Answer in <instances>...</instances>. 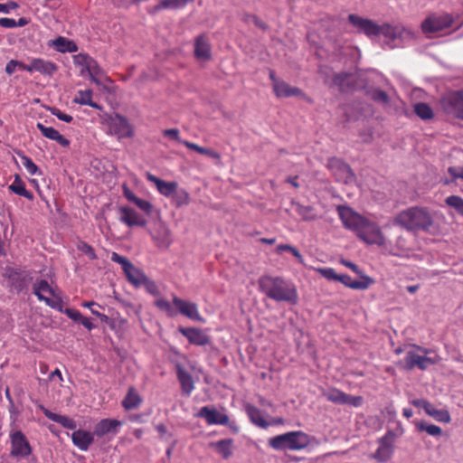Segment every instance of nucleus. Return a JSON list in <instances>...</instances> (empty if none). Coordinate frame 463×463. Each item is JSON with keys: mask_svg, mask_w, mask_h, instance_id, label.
<instances>
[{"mask_svg": "<svg viewBox=\"0 0 463 463\" xmlns=\"http://www.w3.org/2000/svg\"><path fill=\"white\" fill-rule=\"evenodd\" d=\"M348 21L358 33H363L368 37L383 35L389 41L387 43L389 48L400 47L414 38L413 33L401 24H383L379 25L373 20L354 14L348 15Z\"/></svg>", "mask_w": 463, "mask_h": 463, "instance_id": "f257e3e1", "label": "nucleus"}, {"mask_svg": "<svg viewBox=\"0 0 463 463\" xmlns=\"http://www.w3.org/2000/svg\"><path fill=\"white\" fill-rule=\"evenodd\" d=\"M258 285L262 293L275 301L289 304H296L298 301L296 287L281 277L261 276Z\"/></svg>", "mask_w": 463, "mask_h": 463, "instance_id": "f03ea898", "label": "nucleus"}, {"mask_svg": "<svg viewBox=\"0 0 463 463\" xmlns=\"http://www.w3.org/2000/svg\"><path fill=\"white\" fill-rule=\"evenodd\" d=\"M395 222L410 232H430L434 228L431 213L423 207H411L401 212Z\"/></svg>", "mask_w": 463, "mask_h": 463, "instance_id": "7ed1b4c3", "label": "nucleus"}, {"mask_svg": "<svg viewBox=\"0 0 463 463\" xmlns=\"http://www.w3.org/2000/svg\"><path fill=\"white\" fill-rule=\"evenodd\" d=\"M268 443L275 450L297 451L309 446L310 437L301 430L289 431L270 438Z\"/></svg>", "mask_w": 463, "mask_h": 463, "instance_id": "20e7f679", "label": "nucleus"}, {"mask_svg": "<svg viewBox=\"0 0 463 463\" xmlns=\"http://www.w3.org/2000/svg\"><path fill=\"white\" fill-rule=\"evenodd\" d=\"M404 360L408 370L414 368L425 370L430 365L435 364L438 362L437 355L434 354L430 349L416 345H411V348L406 351Z\"/></svg>", "mask_w": 463, "mask_h": 463, "instance_id": "39448f33", "label": "nucleus"}, {"mask_svg": "<svg viewBox=\"0 0 463 463\" xmlns=\"http://www.w3.org/2000/svg\"><path fill=\"white\" fill-rule=\"evenodd\" d=\"M102 122L108 128L107 133L118 139L130 138L134 136L132 125L126 117L118 113L104 115Z\"/></svg>", "mask_w": 463, "mask_h": 463, "instance_id": "423d86ee", "label": "nucleus"}, {"mask_svg": "<svg viewBox=\"0 0 463 463\" xmlns=\"http://www.w3.org/2000/svg\"><path fill=\"white\" fill-rule=\"evenodd\" d=\"M111 260L122 266V269L127 277L128 281L136 288H139L144 283L147 276L145 272L135 267L126 257L116 252L111 255Z\"/></svg>", "mask_w": 463, "mask_h": 463, "instance_id": "0eeeda50", "label": "nucleus"}, {"mask_svg": "<svg viewBox=\"0 0 463 463\" xmlns=\"http://www.w3.org/2000/svg\"><path fill=\"white\" fill-rule=\"evenodd\" d=\"M356 235L367 244L383 246L385 243V239L380 227L366 218Z\"/></svg>", "mask_w": 463, "mask_h": 463, "instance_id": "6e6552de", "label": "nucleus"}, {"mask_svg": "<svg viewBox=\"0 0 463 463\" xmlns=\"http://www.w3.org/2000/svg\"><path fill=\"white\" fill-rule=\"evenodd\" d=\"M453 19L448 14H431L421 23L422 32L427 34H432L443 31L452 25Z\"/></svg>", "mask_w": 463, "mask_h": 463, "instance_id": "1a4fd4ad", "label": "nucleus"}, {"mask_svg": "<svg viewBox=\"0 0 463 463\" xmlns=\"http://www.w3.org/2000/svg\"><path fill=\"white\" fill-rule=\"evenodd\" d=\"M440 106L446 113L463 119V90L444 95L440 99Z\"/></svg>", "mask_w": 463, "mask_h": 463, "instance_id": "9d476101", "label": "nucleus"}, {"mask_svg": "<svg viewBox=\"0 0 463 463\" xmlns=\"http://www.w3.org/2000/svg\"><path fill=\"white\" fill-rule=\"evenodd\" d=\"M13 457L26 458L32 453V449L25 435L19 430H12L9 434Z\"/></svg>", "mask_w": 463, "mask_h": 463, "instance_id": "9b49d317", "label": "nucleus"}, {"mask_svg": "<svg viewBox=\"0 0 463 463\" xmlns=\"http://www.w3.org/2000/svg\"><path fill=\"white\" fill-rule=\"evenodd\" d=\"M395 434L388 431L383 437L378 439L379 447L372 455V458L379 463L387 462L394 452Z\"/></svg>", "mask_w": 463, "mask_h": 463, "instance_id": "f8f14e48", "label": "nucleus"}, {"mask_svg": "<svg viewBox=\"0 0 463 463\" xmlns=\"http://www.w3.org/2000/svg\"><path fill=\"white\" fill-rule=\"evenodd\" d=\"M337 213L343 225L356 234L365 218L345 205L337 206Z\"/></svg>", "mask_w": 463, "mask_h": 463, "instance_id": "ddd939ff", "label": "nucleus"}, {"mask_svg": "<svg viewBox=\"0 0 463 463\" xmlns=\"http://www.w3.org/2000/svg\"><path fill=\"white\" fill-rule=\"evenodd\" d=\"M195 417L204 419L208 425L225 426L229 423L228 415L210 406L202 407L195 414Z\"/></svg>", "mask_w": 463, "mask_h": 463, "instance_id": "4468645a", "label": "nucleus"}, {"mask_svg": "<svg viewBox=\"0 0 463 463\" xmlns=\"http://www.w3.org/2000/svg\"><path fill=\"white\" fill-rule=\"evenodd\" d=\"M327 165L337 181L346 184L354 181V175L350 166L341 159L332 158L328 161Z\"/></svg>", "mask_w": 463, "mask_h": 463, "instance_id": "2eb2a0df", "label": "nucleus"}, {"mask_svg": "<svg viewBox=\"0 0 463 463\" xmlns=\"http://www.w3.org/2000/svg\"><path fill=\"white\" fill-rule=\"evenodd\" d=\"M121 426L122 422L118 420L104 419L95 425L94 434L99 438L104 437L109 434L115 436L119 432V429Z\"/></svg>", "mask_w": 463, "mask_h": 463, "instance_id": "dca6fc26", "label": "nucleus"}, {"mask_svg": "<svg viewBox=\"0 0 463 463\" xmlns=\"http://www.w3.org/2000/svg\"><path fill=\"white\" fill-rule=\"evenodd\" d=\"M173 303L182 315L194 321H203L195 303L184 300L177 297H174Z\"/></svg>", "mask_w": 463, "mask_h": 463, "instance_id": "f3484780", "label": "nucleus"}, {"mask_svg": "<svg viewBox=\"0 0 463 463\" xmlns=\"http://www.w3.org/2000/svg\"><path fill=\"white\" fill-rule=\"evenodd\" d=\"M33 293L37 296L40 300L44 301L49 307L56 308L59 302L52 300L46 295L53 296L54 292L52 288L49 285L45 279L37 280L33 284Z\"/></svg>", "mask_w": 463, "mask_h": 463, "instance_id": "a211bd4d", "label": "nucleus"}, {"mask_svg": "<svg viewBox=\"0 0 463 463\" xmlns=\"http://www.w3.org/2000/svg\"><path fill=\"white\" fill-rule=\"evenodd\" d=\"M179 332L193 345L203 346L210 343L209 336L199 328L180 327Z\"/></svg>", "mask_w": 463, "mask_h": 463, "instance_id": "6ab92c4d", "label": "nucleus"}, {"mask_svg": "<svg viewBox=\"0 0 463 463\" xmlns=\"http://www.w3.org/2000/svg\"><path fill=\"white\" fill-rule=\"evenodd\" d=\"M175 368L183 392L186 395H190L194 389V383L192 375L184 369L180 362L175 363Z\"/></svg>", "mask_w": 463, "mask_h": 463, "instance_id": "aec40b11", "label": "nucleus"}, {"mask_svg": "<svg viewBox=\"0 0 463 463\" xmlns=\"http://www.w3.org/2000/svg\"><path fill=\"white\" fill-rule=\"evenodd\" d=\"M120 212V222L127 224L128 227L133 226H145L146 222V220L137 213L134 209L128 207H121L119 209Z\"/></svg>", "mask_w": 463, "mask_h": 463, "instance_id": "412c9836", "label": "nucleus"}, {"mask_svg": "<svg viewBox=\"0 0 463 463\" xmlns=\"http://www.w3.org/2000/svg\"><path fill=\"white\" fill-rule=\"evenodd\" d=\"M31 73L37 71L46 76H52L57 71V65L41 58H33L30 62Z\"/></svg>", "mask_w": 463, "mask_h": 463, "instance_id": "4be33fe9", "label": "nucleus"}, {"mask_svg": "<svg viewBox=\"0 0 463 463\" xmlns=\"http://www.w3.org/2000/svg\"><path fill=\"white\" fill-rule=\"evenodd\" d=\"M361 280H354L349 275L343 274L338 275L337 281L352 289L359 290L367 289L373 283V279L366 275H361Z\"/></svg>", "mask_w": 463, "mask_h": 463, "instance_id": "5701e85b", "label": "nucleus"}, {"mask_svg": "<svg viewBox=\"0 0 463 463\" xmlns=\"http://www.w3.org/2000/svg\"><path fill=\"white\" fill-rule=\"evenodd\" d=\"M146 176L147 181L155 184L158 192L166 197L172 196L175 194V192L176 191V188H177L176 182L164 181V180L156 177V175H152L151 173H146Z\"/></svg>", "mask_w": 463, "mask_h": 463, "instance_id": "b1692460", "label": "nucleus"}, {"mask_svg": "<svg viewBox=\"0 0 463 463\" xmlns=\"http://www.w3.org/2000/svg\"><path fill=\"white\" fill-rule=\"evenodd\" d=\"M94 431L91 433L87 430H78L71 434L73 444L82 451L89 449L90 446L94 441Z\"/></svg>", "mask_w": 463, "mask_h": 463, "instance_id": "393cba45", "label": "nucleus"}, {"mask_svg": "<svg viewBox=\"0 0 463 463\" xmlns=\"http://www.w3.org/2000/svg\"><path fill=\"white\" fill-rule=\"evenodd\" d=\"M194 56L201 61H207L212 57L211 46L204 35H200L195 39Z\"/></svg>", "mask_w": 463, "mask_h": 463, "instance_id": "a878e982", "label": "nucleus"}, {"mask_svg": "<svg viewBox=\"0 0 463 463\" xmlns=\"http://www.w3.org/2000/svg\"><path fill=\"white\" fill-rule=\"evenodd\" d=\"M273 90L278 98L305 97V94L299 88L290 86L283 80L275 81Z\"/></svg>", "mask_w": 463, "mask_h": 463, "instance_id": "bb28decb", "label": "nucleus"}, {"mask_svg": "<svg viewBox=\"0 0 463 463\" xmlns=\"http://www.w3.org/2000/svg\"><path fill=\"white\" fill-rule=\"evenodd\" d=\"M152 238L156 241L157 247L166 249L172 241V234L170 230L163 223H160L155 232L152 233Z\"/></svg>", "mask_w": 463, "mask_h": 463, "instance_id": "cd10ccee", "label": "nucleus"}, {"mask_svg": "<svg viewBox=\"0 0 463 463\" xmlns=\"http://www.w3.org/2000/svg\"><path fill=\"white\" fill-rule=\"evenodd\" d=\"M37 128L40 130L42 135L50 139L56 141L59 145H61L63 147H67L70 146V140L64 137L58 130L52 127H46L43 123H37L36 125Z\"/></svg>", "mask_w": 463, "mask_h": 463, "instance_id": "c85d7f7f", "label": "nucleus"}, {"mask_svg": "<svg viewBox=\"0 0 463 463\" xmlns=\"http://www.w3.org/2000/svg\"><path fill=\"white\" fill-rule=\"evenodd\" d=\"M39 408L49 420L61 424L65 429L75 430L77 428V423L73 419L65 415L52 412L43 405H40Z\"/></svg>", "mask_w": 463, "mask_h": 463, "instance_id": "c756f323", "label": "nucleus"}, {"mask_svg": "<svg viewBox=\"0 0 463 463\" xmlns=\"http://www.w3.org/2000/svg\"><path fill=\"white\" fill-rule=\"evenodd\" d=\"M142 398L134 387H129L124 399L122 400V407L126 411L137 409L142 403Z\"/></svg>", "mask_w": 463, "mask_h": 463, "instance_id": "7c9ffc66", "label": "nucleus"}, {"mask_svg": "<svg viewBox=\"0 0 463 463\" xmlns=\"http://www.w3.org/2000/svg\"><path fill=\"white\" fill-rule=\"evenodd\" d=\"M246 412H247V415L250 418V421L254 425H256L261 429H267L269 426H270L269 421H267L264 419L262 412L257 407H255L253 405H247Z\"/></svg>", "mask_w": 463, "mask_h": 463, "instance_id": "2f4dec72", "label": "nucleus"}, {"mask_svg": "<svg viewBox=\"0 0 463 463\" xmlns=\"http://www.w3.org/2000/svg\"><path fill=\"white\" fill-rule=\"evenodd\" d=\"M52 45L60 52H76L77 44L65 37L59 36L52 42Z\"/></svg>", "mask_w": 463, "mask_h": 463, "instance_id": "473e14b6", "label": "nucleus"}, {"mask_svg": "<svg viewBox=\"0 0 463 463\" xmlns=\"http://www.w3.org/2000/svg\"><path fill=\"white\" fill-rule=\"evenodd\" d=\"M73 101L80 105H88L99 110L102 109L100 105L92 100V91L90 90H79Z\"/></svg>", "mask_w": 463, "mask_h": 463, "instance_id": "72a5a7b5", "label": "nucleus"}, {"mask_svg": "<svg viewBox=\"0 0 463 463\" xmlns=\"http://www.w3.org/2000/svg\"><path fill=\"white\" fill-rule=\"evenodd\" d=\"M9 190L14 194L24 196L28 200H33V194L32 192L25 188L24 183L21 180L19 175H15L14 182L9 185Z\"/></svg>", "mask_w": 463, "mask_h": 463, "instance_id": "f704fd0d", "label": "nucleus"}, {"mask_svg": "<svg viewBox=\"0 0 463 463\" xmlns=\"http://www.w3.org/2000/svg\"><path fill=\"white\" fill-rule=\"evenodd\" d=\"M86 71L90 76L92 81L98 85L101 83V80L104 78V71L95 60L89 61Z\"/></svg>", "mask_w": 463, "mask_h": 463, "instance_id": "c9c22d12", "label": "nucleus"}, {"mask_svg": "<svg viewBox=\"0 0 463 463\" xmlns=\"http://www.w3.org/2000/svg\"><path fill=\"white\" fill-rule=\"evenodd\" d=\"M322 395L327 401L335 404H345V399L346 398V393L336 388L323 391Z\"/></svg>", "mask_w": 463, "mask_h": 463, "instance_id": "e433bc0d", "label": "nucleus"}, {"mask_svg": "<svg viewBox=\"0 0 463 463\" xmlns=\"http://www.w3.org/2000/svg\"><path fill=\"white\" fill-rule=\"evenodd\" d=\"M182 144L184 145L187 148L194 150L199 154L205 155L213 159H216L217 161L221 160L220 154L211 148L203 147L189 141H182Z\"/></svg>", "mask_w": 463, "mask_h": 463, "instance_id": "4c0bfd02", "label": "nucleus"}, {"mask_svg": "<svg viewBox=\"0 0 463 463\" xmlns=\"http://www.w3.org/2000/svg\"><path fill=\"white\" fill-rule=\"evenodd\" d=\"M415 427L417 430L425 431L432 437H440L442 435V430L440 427L430 424L426 421H417L415 422Z\"/></svg>", "mask_w": 463, "mask_h": 463, "instance_id": "58836bf2", "label": "nucleus"}, {"mask_svg": "<svg viewBox=\"0 0 463 463\" xmlns=\"http://www.w3.org/2000/svg\"><path fill=\"white\" fill-rule=\"evenodd\" d=\"M426 413L439 422L449 423L451 420L450 415L447 410H438L431 403Z\"/></svg>", "mask_w": 463, "mask_h": 463, "instance_id": "ea45409f", "label": "nucleus"}, {"mask_svg": "<svg viewBox=\"0 0 463 463\" xmlns=\"http://www.w3.org/2000/svg\"><path fill=\"white\" fill-rule=\"evenodd\" d=\"M217 452L223 458H229L232 454V440L222 439L213 444Z\"/></svg>", "mask_w": 463, "mask_h": 463, "instance_id": "a19ab883", "label": "nucleus"}, {"mask_svg": "<svg viewBox=\"0 0 463 463\" xmlns=\"http://www.w3.org/2000/svg\"><path fill=\"white\" fill-rule=\"evenodd\" d=\"M333 84L337 86L340 91H346L351 84V76L347 73L335 74L333 78Z\"/></svg>", "mask_w": 463, "mask_h": 463, "instance_id": "79ce46f5", "label": "nucleus"}, {"mask_svg": "<svg viewBox=\"0 0 463 463\" xmlns=\"http://www.w3.org/2000/svg\"><path fill=\"white\" fill-rule=\"evenodd\" d=\"M415 114L423 120L431 119L434 116L432 109L424 102H419L414 105Z\"/></svg>", "mask_w": 463, "mask_h": 463, "instance_id": "37998d69", "label": "nucleus"}, {"mask_svg": "<svg viewBox=\"0 0 463 463\" xmlns=\"http://www.w3.org/2000/svg\"><path fill=\"white\" fill-rule=\"evenodd\" d=\"M190 0H162L155 8L161 9H180L184 7Z\"/></svg>", "mask_w": 463, "mask_h": 463, "instance_id": "c03bdc74", "label": "nucleus"}, {"mask_svg": "<svg viewBox=\"0 0 463 463\" xmlns=\"http://www.w3.org/2000/svg\"><path fill=\"white\" fill-rule=\"evenodd\" d=\"M17 155L21 159L22 165L24 166V168L30 175H35L41 174L39 167L33 163V161L29 156H25L23 153H17Z\"/></svg>", "mask_w": 463, "mask_h": 463, "instance_id": "a18cd8bd", "label": "nucleus"}, {"mask_svg": "<svg viewBox=\"0 0 463 463\" xmlns=\"http://www.w3.org/2000/svg\"><path fill=\"white\" fill-rule=\"evenodd\" d=\"M296 211L304 221H313L317 219V214L314 213L313 207L309 205L298 204Z\"/></svg>", "mask_w": 463, "mask_h": 463, "instance_id": "49530a36", "label": "nucleus"}, {"mask_svg": "<svg viewBox=\"0 0 463 463\" xmlns=\"http://www.w3.org/2000/svg\"><path fill=\"white\" fill-rule=\"evenodd\" d=\"M446 203L454 208L458 214L463 216V198L458 195H450L446 198Z\"/></svg>", "mask_w": 463, "mask_h": 463, "instance_id": "de8ad7c7", "label": "nucleus"}, {"mask_svg": "<svg viewBox=\"0 0 463 463\" xmlns=\"http://www.w3.org/2000/svg\"><path fill=\"white\" fill-rule=\"evenodd\" d=\"M448 173L451 176V179L450 180L445 179L444 180L445 184H449L451 182H453L457 179L463 180V167H455V166L449 167Z\"/></svg>", "mask_w": 463, "mask_h": 463, "instance_id": "09e8293b", "label": "nucleus"}, {"mask_svg": "<svg viewBox=\"0 0 463 463\" xmlns=\"http://www.w3.org/2000/svg\"><path fill=\"white\" fill-rule=\"evenodd\" d=\"M77 248H78V250L80 251H81L82 253L87 255L89 257V259H90V260L97 259V255H96V253L94 251V249L90 244H88L87 242L80 241L78 243Z\"/></svg>", "mask_w": 463, "mask_h": 463, "instance_id": "8fccbe9b", "label": "nucleus"}, {"mask_svg": "<svg viewBox=\"0 0 463 463\" xmlns=\"http://www.w3.org/2000/svg\"><path fill=\"white\" fill-rule=\"evenodd\" d=\"M142 286L149 294L153 296L159 295V289L156 283L154 280L150 279L148 277L145 279L144 283H142Z\"/></svg>", "mask_w": 463, "mask_h": 463, "instance_id": "3c124183", "label": "nucleus"}, {"mask_svg": "<svg viewBox=\"0 0 463 463\" xmlns=\"http://www.w3.org/2000/svg\"><path fill=\"white\" fill-rule=\"evenodd\" d=\"M371 95H372V99L377 102H380L383 104H387L389 101L388 95L386 94L385 91H383L382 90H374Z\"/></svg>", "mask_w": 463, "mask_h": 463, "instance_id": "603ef678", "label": "nucleus"}, {"mask_svg": "<svg viewBox=\"0 0 463 463\" xmlns=\"http://www.w3.org/2000/svg\"><path fill=\"white\" fill-rule=\"evenodd\" d=\"M155 305L162 311L168 315L173 314V308L171 304L165 298H158L155 301Z\"/></svg>", "mask_w": 463, "mask_h": 463, "instance_id": "864d4df0", "label": "nucleus"}, {"mask_svg": "<svg viewBox=\"0 0 463 463\" xmlns=\"http://www.w3.org/2000/svg\"><path fill=\"white\" fill-rule=\"evenodd\" d=\"M318 272L326 279L329 280H335L338 279V274L335 272V270L332 268H322L318 269Z\"/></svg>", "mask_w": 463, "mask_h": 463, "instance_id": "5fc2aeb1", "label": "nucleus"}, {"mask_svg": "<svg viewBox=\"0 0 463 463\" xmlns=\"http://www.w3.org/2000/svg\"><path fill=\"white\" fill-rule=\"evenodd\" d=\"M50 111L52 115L56 116L60 120L64 121L66 123H70L73 119V118L71 115L63 113L56 108H51Z\"/></svg>", "mask_w": 463, "mask_h": 463, "instance_id": "6e6d98bb", "label": "nucleus"}, {"mask_svg": "<svg viewBox=\"0 0 463 463\" xmlns=\"http://www.w3.org/2000/svg\"><path fill=\"white\" fill-rule=\"evenodd\" d=\"M134 203L142 211H144L146 213L149 214L152 210V204L144 199L137 198Z\"/></svg>", "mask_w": 463, "mask_h": 463, "instance_id": "4d7b16f0", "label": "nucleus"}, {"mask_svg": "<svg viewBox=\"0 0 463 463\" xmlns=\"http://www.w3.org/2000/svg\"><path fill=\"white\" fill-rule=\"evenodd\" d=\"M90 61H94V59H92L90 56L86 55V54H80L76 57V63H78L79 65H81L83 67L82 71H81V74H84V72L87 71V64Z\"/></svg>", "mask_w": 463, "mask_h": 463, "instance_id": "13d9d810", "label": "nucleus"}, {"mask_svg": "<svg viewBox=\"0 0 463 463\" xmlns=\"http://www.w3.org/2000/svg\"><path fill=\"white\" fill-rule=\"evenodd\" d=\"M175 203L178 207L188 204L189 194L185 191H181L175 194Z\"/></svg>", "mask_w": 463, "mask_h": 463, "instance_id": "bf43d9fd", "label": "nucleus"}, {"mask_svg": "<svg viewBox=\"0 0 463 463\" xmlns=\"http://www.w3.org/2000/svg\"><path fill=\"white\" fill-rule=\"evenodd\" d=\"M363 403V398L361 396H352L346 393L345 399V404H349L354 407H360Z\"/></svg>", "mask_w": 463, "mask_h": 463, "instance_id": "052dcab7", "label": "nucleus"}, {"mask_svg": "<svg viewBox=\"0 0 463 463\" xmlns=\"http://www.w3.org/2000/svg\"><path fill=\"white\" fill-rule=\"evenodd\" d=\"M64 313L76 323H80L82 317L81 313L77 309L66 308Z\"/></svg>", "mask_w": 463, "mask_h": 463, "instance_id": "680f3d73", "label": "nucleus"}, {"mask_svg": "<svg viewBox=\"0 0 463 463\" xmlns=\"http://www.w3.org/2000/svg\"><path fill=\"white\" fill-rule=\"evenodd\" d=\"M18 7V4L14 1H10L6 4H0V13L9 14L11 10L17 9Z\"/></svg>", "mask_w": 463, "mask_h": 463, "instance_id": "e2e57ef3", "label": "nucleus"}, {"mask_svg": "<svg viewBox=\"0 0 463 463\" xmlns=\"http://www.w3.org/2000/svg\"><path fill=\"white\" fill-rule=\"evenodd\" d=\"M344 266H345L346 268L350 269L353 272L358 274V275H363L362 274V270L360 269V268L354 264V262L350 261V260H341L340 261Z\"/></svg>", "mask_w": 463, "mask_h": 463, "instance_id": "0e129e2a", "label": "nucleus"}, {"mask_svg": "<svg viewBox=\"0 0 463 463\" xmlns=\"http://www.w3.org/2000/svg\"><path fill=\"white\" fill-rule=\"evenodd\" d=\"M0 26L4 28H14L16 27V21L13 18H0Z\"/></svg>", "mask_w": 463, "mask_h": 463, "instance_id": "69168bd1", "label": "nucleus"}, {"mask_svg": "<svg viewBox=\"0 0 463 463\" xmlns=\"http://www.w3.org/2000/svg\"><path fill=\"white\" fill-rule=\"evenodd\" d=\"M163 134H164V136L169 137L180 143H182V141H183L179 138V130L176 128L165 129V130H164Z\"/></svg>", "mask_w": 463, "mask_h": 463, "instance_id": "338daca9", "label": "nucleus"}, {"mask_svg": "<svg viewBox=\"0 0 463 463\" xmlns=\"http://www.w3.org/2000/svg\"><path fill=\"white\" fill-rule=\"evenodd\" d=\"M411 404L418 408H422L425 412L430 408V402L424 399H417L411 402Z\"/></svg>", "mask_w": 463, "mask_h": 463, "instance_id": "774afa93", "label": "nucleus"}]
</instances>
